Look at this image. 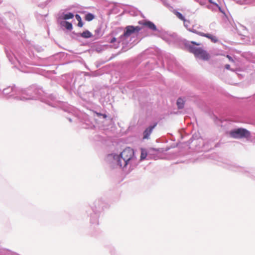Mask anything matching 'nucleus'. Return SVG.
<instances>
[{
	"instance_id": "obj_1",
	"label": "nucleus",
	"mask_w": 255,
	"mask_h": 255,
	"mask_svg": "<svg viewBox=\"0 0 255 255\" xmlns=\"http://www.w3.org/2000/svg\"><path fill=\"white\" fill-rule=\"evenodd\" d=\"M2 92L8 98L12 97L21 100H26L40 99V96L42 95L43 91L34 86L24 90H17L15 87L9 86L4 89Z\"/></svg>"
},
{
	"instance_id": "obj_2",
	"label": "nucleus",
	"mask_w": 255,
	"mask_h": 255,
	"mask_svg": "<svg viewBox=\"0 0 255 255\" xmlns=\"http://www.w3.org/2000/svg\"><path fill=\"white\" fill-rule=\"evenodd\" d=\"M108 160H112V163L120 168H125L134 160V153L130 147L125 148L120 154L112 153L108 156Z\"/></svg>"
},
{
	"instance_id": "obj_3",
	"label": "nucleus",
	"mask_w": 255,
	"mask_h": 255,
	"mask_svg": "<svg viewBox=\"0 0 255 255\" xmlns=\"http://www.w3.org/2000/svg\"><path fill=\"white\" fill-rule=\"evenodd\" d=\"M201 43L191 41H188L185 43L186 47L189 51L193 53L195 57L201 58L204 60L209 59L210 56L207 51L201 47H198L197 46L201 45Z\"/></svg>"
},
{
	"instance_id": "obj_4",
	"label": "nucleus",
	"mask_w": 255,
	"mask_h": 255,
	"mask_svg": "<svg viewBox=\"0 0 255 255\" xmlns=\"http://www.w3.org/2000/svg\"><path fill=\"white\" fill-rule=\"evenodd\" d=\"M141 28L139 26L128 25L124 29V32L118 39V45L115 47L117 48L119 46V44L124 46L126 45L128 42V39L132 35H137Z\"/></svg>"
},
{
	"instance_id": "obj_5",
	"label": "nucleus",
	"mask_w": 255,
	"mask_h": 255,
	"mask_svg": "<svg viewBox=\"0 0 255 255\" xmlns=\"http://www.w3.org/2000/svg\"><path fill=\"white\" fill-rule=\"evenodd\" d=\"M230 135L235 138H248L250 136V132L245 128H238L230 131Z\"/></svg>"
},
{
	"instance_id": "obj_6",
	"label": "nucleus",
	"mask_w": 255,
	"mask_h": 255,
	"mask_svg": "<svg viewBox=\"0 0 255 255\" xmlns=\"http://www.w3.org/2000/svg\"><path fill=\"white\" fill-rule=\"evenodd\" d=\"M158 151H159V149L153 148L152 149H150L149 153L147 154L146 150L142 148L141 151L140 160H142L143 159H145L147 156L150 158L157 159L158 158H159V157L157 155H153V156H151L150 153H154Z\"/></svg>"
},
{
	"instance_id": "obj_7",
	"label": "nucleus",
	"mask_w": 255,
	"mask_h": 255,
	"mask_svg": "<svg viewBox=\"0 0 255 255\" xmlns=\"http://www.w3.org/2000/svg\"><path fill=\"white\" fill-rule=\"evenodd\" d=\"M190 31H191L193 33H196L200 36L206 37L207 38H208L209 39H211L212 41L214 42H216L218 41V39L217 37L216 36H214L212 34H209V33H204L201 32H199L197 30H193L192 29H189Z\"/></svg>"
},
{
	"instance_id": "obj_8",
	"label": "nucleus",
	"mask_w": 255,
	"mask_h": 255,
	"mask_svg": "<svg viewBox=\"0 0 255 255\" xmlns=\"http://www.w3.org/2000/svg\"><path fill=\"white\" fill-rule=\"evenodd\" d=\"M140 24H142L144 26L147 27L149 29L153 31H157V27L156 25L151 21L149 20H143L140 21L138 22Z\"/></svg>"
},
{
	"instance_id": "obj_9",
	"label": "nucleus",
	"mask_w": 255,
	"mask_h": 255,
	"mask_svg": "<svg viewBox=\"0 0 255 255\" xmlns=\"http://www.w3.org/2000/svg\"><path fill=\"white\" fill-rule=\"evenodd\" d=\"M157 124L155 123L153 125L150 126L149 127L147 128L143 132V139H149L150 135L152 133L153 129L156 126Z\"/></svg>"
},
{
	"instance_id": "obj_10",
	"label": "nucleus",
	"mask_w": 255,
	"mask_h": 255,
	"mask_svg": "<svg viewBox=\"0 0 255 255\" xmlns=\"http://www.w3.org/2000/svg\"><path fill=\"white\" fill-rule=\"evenodd\" d=\"M6 55H7V57H8V58L9 59V61L11 63L15 64V61H14V60L13 58V56L14 59H15L16 61H17V62L18 63H20V62L19 61V60L17 59V57H16V56L14 54L12 53L11 54L10 53L7 52H6Z\"/></svg>"
},
{
	"instance_id": "obj_11",
	"label": "nucleus",
	"mask_w": 255,
	"mask_h": 255,
	"mask_svg": "<svg viewBox=\"0 0 255 255\" xmlns=\"http://www.w3.org/2000/svg\"><path fill=\"white\" fill-rule=\"evenodd\" d=\"M98 218L99 215L96 213H94L91 217V223L93 224H98Z\"/></svg>"
},
{
	"instance_id": "obj_12",
	"label": "nucleus",
	"mask_w": 255,
	"mask_h": 255,
	"mask_svg": "<svg viewBox=\"0 0 255 255\" xmlns=\"http://www.w3.org/2000/svg\"><path fill=\"white\" fill-rule=\"evenodd\" d=\"M74 17V14L72 12H68L67 13H63L62 15V19L64 20H67L72 19Z\"/></svg>"
},
{
	"instance_id": "obj_13",
	"label": "nucleus",
	"mask_w": 255,
	"mask_h": 255,
	"mask_svg": "<svg viewBox=\"0 0 255 255\" xmlns=\"http://www.w3.org/2000/svg\"><path fill=\"white\" fill-rule=\"evenodd\" d=\"M79 34L82 37L85 38H90L92 36V34L89 30H86L81 33H79Z\"/></svg>"
},
{
	"instance_id": "obj_14",
	"label": "nucleus",
	"mask_w": 255,
	"mask_h": 255,
	"mask_svg": "<svg viewBox=\"0 0 255 255\" xmlns=\"http://www.w3.org/2000/svg\"><path fill=\"white\" fill-rule=\"evenodd\" d=\"M177 105L179 109H182L184 107V101L181 98L178 99L177 101Z\"/></svg>"
},
{
	"instance_id": "obj_15",
	"label": "nucleus",
	"mask_w": 255,
	"mask_h": 255,
	"mask_svg": "<svg viewBox=\"0 0 255 255\" xmlns=\"http://www.w3.org/2000/svg\"><path fill=\"white\" fill-rule=\"evenodd\" d=\"M94 15L91 13H88L85 15V19L88 21H90L94 18Z\"/></svg>"
},
{
	"instance_id": "obj_16",
	"label": "nucleus",
	"mask_w": 255,
	"mask_h": 255,
	"mask_svg": "<svg viewBox=\"0 0 255 255\" xmlns=\"http://www.w3.org/2000/svg\"><path fill=\"white\" fill-rule=\"evenodd\" d=\"M174 13L179 19L182 21L185 20L184 16L180 12L176 11Z\"/></svg>"
},
{
	"instance_id": "obj_17",
	"label": "nucleus",
	"mask_w": 255,
	"mask_h": 255,
	"mask_svg": "<svg viewBox=\"0 0 255 255\" xmlns=\"http://www.w3.org/2000/svg\"><path fill=\"white\" fill-rule=\"evenodd\" d=\"M64 22L65 23V26L67 29L69 30H71L72 29L73 26H72V24L71 23H70L68 21H65Z\"/></svg>"
},
{
	"instance_id": "obj_18",
	"label": "nucleus",
	"mask_w": 255,
	"mask_h": 255,
	"mask_svg": "<svg viewBox=\"0 0 255 255\" xmlns=\"http://www.w3.org/2000/svg\"><path fill=\"white\" fill-rule=\"evenodd\" d=\"M183 22H184V25L185 26V27H186L188 30L189 31H190L189 29H192V30H195V29H194L193 28H188V26H189V24L190 23V22L189 20H187L186 19H185V20H183Z\"/></svg>"
},
{
	"instance_id": "obj_19",
	"label": "nucleus",
	"mask_w": 255,
	"mask_h": 255,
	"mask_svg": "<svg viewBox=\"0 0 255 255\" xmlns=\"http://www.w3.org/2000/svg\"><path fill=\"white\" fill-rule=\"evenodd\" d=\"M75 17H76V19L78 21L82 20V18H81V17L80 15L79 14H76L75 15Z\"/></svg>"
},
{
	"instance_id": "obj_20",
	"label": "nucleus",
	"mask_w": 255,
	"mask_h": 255,
	"mask_svg": "<svg viewBox=\"0 0 255 255\" xmlns=\"http://www.w3.org/2000/svg\"><path fill=\"white\" fill-rule=\"evenodd\" d=\"M118 39H119V38L117 39V38H115V37H113V38H112V39H111V40H110V43H114V42H116L117 40H118Z\"/></svg>"
},
{
	"instance_id": "obj_21",
	"label": "nucleus",
	"mask_w": 255,
	"mask_h": 255,
	"mask_svg": "<svg viewBox=\"0 0 255 255\" xmlns=\"http://www.w3.org/2000/svg\"><path fill=\"white\" fill-rule=\"evenodd\" d=\"M83 25V22H82V20L78 21V26L80 27H82Z\"/></svg>"
},
{
	"instance_id": "obj_22",
	"label": "nucleus",
	"mask_w": 255,
	"mask_h": 255,
	"mask_svg": "<svg viewBox=\"0 0 255 255\" xmlns=\"http://www.w3.org/2000/svg\"><path fill=\"white\" fill-rule=\"evenodd\" d=\"M225 68L227 70H230V65L229 64H226L225 65Z\"/></svg>"
},
{
	"instance_id": "obj_23",
	"label": "nucleus",
	"mask_w": 255,
	"mask_h": 255,
	"mask_svg": "<svg viewBox=\"0 0 255 255\" xmlns=\"http://www.w3.org/2000/svg\"><path fill=\"white\" fill-rule=\"evenodd\" d=\"M227 57L229 58V60H230V61H234V60H233V58H232V57H231L230 55H227Z\"/></svg>"
},
{
	"instance_id": "obj_24",
	"label": "nucleus",
	"mask_w": 255,
	"mask_h": 255,
	"mask_svg": "<svg viewBox=\"0 0 255 255\" xmlns=\"http://www.w3.org/2000/svg\"><path fill=\"white\" fill-rule=\"evenodd\" d=\"M209 2L211 3H213V4H216V5H217V4L216 3H214L212 0H209Z\"/></svg>"
},
{
	"instance_id": "obj_25",
	"label": "nucleus",
	"mask_w": 255,
	"mask_h": 255,
	"mask_svg": "<svg viewBox=\"0 0 255 255\" xmlns=\"http://www.w3.org/2000/svg\"><path fill=\"white\" fill-rule=\"evenodd\" d=\"M68 119V120L69 121V122H71L72 121V119L71 118H67Z\"/></svg>"
},
{
	"instance_id": "obj_26",
	"label": "nucleus",
	"mask_w": 255,
	"mask_h": 255,
	"mask_svg": "<svg viewBox=\"0 0 255 255\" xmlns=\"http://www.w3.org/2000/svg\"><path fill=\"white\" fill-rule=\"evenodd\" d=\"M164 3L165 5H166L167 6H168V4L167 3H166L165 2H164Z\"/></svg>"
},
{
	"instance_id": "obj_27",
	"label": "nucleus",
	"mask_w": 255,
	"mask_h": 255,
	"mask_svg": "<svg viewBox=\"0 0 255 255\" xmlns=\"http://www.w3.org/2000/svg\"><path fill=\"white\" fill-rule=\"evenodd\" d=\"M47 104L49 105H51L52 107H54V106L53 105H50L49 103H47Z\"/></svg>"
},
{
	"instance_id": "obj_28",
	"label": "nucleus",
	"mask_w": 255,
	"mask_h": 255,
	"mask_svg": "<svg viewBox=\"0 0 255 255\" xmlns=\"http://www.w3.org/2000/svg\"><path fill=\"white\" fill-rule=\"evenodd\" d=\"M2 2V0H0V4Z\"/></svg>"
}]
</instances>
